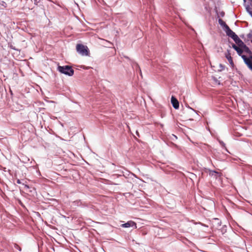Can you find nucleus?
<instances>
[{
	"label": "nucleus",
	"mask_w": 252,
	"mask_h": 252,
	"mask_svg": "<svg viewBox=\"0 0 252 252\" xmlns=\"http://www.w3.org/2000/svg\"><path fill=\"white\" fill-rule=\"evenodd\" d=\"M232 46L237 51L238 54L241 56L246 64L252 71V56L247 57V55H242L241 49L237 45L233 44Z\"/></svg>",
	"instance_id": "obj_1"
},
{
	"label": "nucleus",
	"mask_w": 252,
	"mask_h": 252,
	"mask_svg": "<svg viewBox=\"0 0 252 252\" xmlns=\"http://www.w3.org/2000/svg\"><path fill=\"white\" fill-rule=\"evenodd\" d=\"M58 70L62 73L67 75L68 76H72L74 73V70L72 67L68 65L65 66H59L58 67Z\"/></svg>",
	"instance_id": "obj_2"
},
{
	"label": "nucleus",
	"mask_w": 252,
	"mask_h": 252,
	"mask_svg": "<svg viewBox=\"0 0 252 252\" xmlns=\"http://www.w3.org/2000/svg\"><path fill=\"white\" fill-rule=\"evenodd\" d=\"M76 50L83 56H88L89 53L88 47L81 44H77Z\"/></svg>",
	"instance_id": "obj_3"
},
{
	"label": "nucleus",
	"mask_w": 252,
	"mask_h": 252,
	"mask_svg": "<svg viewBox=\"0 0 252 252\" xmlns=\"http://www.w3.org/2000/svg\"><path fill=\"white\" fill-rule=\"evenodd\" d=\"M121 226L122 227H125V228L132 227L134 228H136L137 227L136 223L132 220L128 221L125 223H123V224H121Z\"/></svg>",
	"instance_id": "obj_4"
},
{
	"label": "nucleus",
	"mask_w": 252,
	"mask_h": 252,
	"mask_svg": "<svg viewBox=\"0 0 252 252\" xmlns=\"http://www.w3.org/2000/svg\"><path fill=\"white\" fill-rule=\"evenodd\" d=\"M233 39L235 42L238 46L240 47V49H241L245 45L242 40H241L237 35L234 38H233Z\"/></svg>",
	"instance_id": "obj_5"
},
{
	"label": "nucleus",
	"mask_w": 252,
	"mask_h": 252,
	"mask_svg": "<svg viewBox=\"0 0 252 252\" xmlns=\"http://www.w3.org/2000/svg\"><path fill=\"white\" fill-rule=\"evenodd\" d=\"M233 39L235 42L238 46L240 47V49H241L245 45L242 40H241L237 35L234 38H233Z\"/></svg>",
	"instance_id": "obj_6"
},
{
	"label": "nucleus",
	"mask_w": 252,
	"mask_h": 252,
	"mask_svg": "<svg viewBox=\"0 0 252 252\" xmlns=\"http://www.w3.org/2000/svg\"><path fill=\"white\" fill-rule=\"evenodd\" d=\"M233 39L235 42L238 46L240 47V49H241L245 45L242 40H241L237 35L234 38H233Z\"/></svg>",
	"instance_id": "obj_7"
},
{
	"label": "nucleus",
	"mask_w": 252,
	"mask_h": 252,
	"mask_svg": "<svg viewBox=\"0 0 252 252\" xmlns=\"http://www.w3.org/2000/svg\"><path fill=\"white\" fill-rule=\"evenodd\" d=\"M225 57L228 60L231 67H233L234 66V64L233 62L232 58L231 56V54L228 50H227V52L225 53Z\"/></svg>",
	"instance_id": "obj_8"
},
{
	"label": "nucleus",
	"mask_w": 252,
	"mask_h": 252,
	"mask_svg": "<svg viewBox=\"0 0 252 252\" xmlns=\"http://www.w3.org/2000/svg\"><path fill=\"white\" fill-rule=\"evenodd\" d=\"M227 36L231 37L232 39L235 37L236 34L233 32L229 27H227V28L224 30Z\"/></svg>",
	"instance_id": "obj_9"
},
{
	"label": "nucleus",
	"mask_w": 252,
	"mask_h": 252,
	"mask_svg": "<svg viewBox=\"0 0 252 252\" xmlns=\"http://www.w3.org/2000/svg\"><path fill=\"white\" fill-rule=\"evenodd\" d=\"M171 101L173 107L178 109L179 107V104L178 100L173 96L171 97Z\"/></svg>",
	"instance_id": "obj_10"
},
{
	"label": "nucleus",
	"mask_w": 252,
	"mask_h": 252,
	"mask_svg": "<svg viewBox=\"0 0 252 252\" xmlns=\"http://www.w3.org/2000/svg\"><path fill=\"white\" fill-rule=\"evenodd\" d=\"M241 51H242V54L243 53H247L249 55L248 57L252 56V51L250 50V49L246 45L241 49Z\"/></svg>",
	"instance_id": "obj_11"
},
{
	"label": "nucleus",
	"mask_w": 252,
	"mask_h": 252,
	"mask_svg": "<svg viewBox=\"0 0 252 252\" xmlns=\"http://www.w3.org/2000/svg\"><path fill=\"white\" fill-rule=\"evenodd\" d=\"M218 22L219 24L224 28V30L227 28V27H228L225 22L223 21L221 19H219Z\"/></svg>",
	"instance_id": "obj_12"
},
{
	"label": "nucleus",
	"mask_w": 252,
	"mask_h": 252,
	"mask_svg": "<svg viewBox=\"0 0 252 252\" xmlns=\"http://www.w3.org/2000/svg\"><path fill=\"white\" fill-rule=\"evenodd\" d=\"M135 66L136 67H137V70L139 71V72L140 74V75L141 76V77H142V72H141V70L139 66V65L137 64V63H136L135 64Z\"/></svg>",
	"instance_id": "obj_13"
},
{
	"label": "nucleus",
	"mask_w": 252,
	"mask_h": 252,
	"mask_svg": "<svg viewBox=\"0 0 252 252\" xmlns=\"http://www.w3.org/2000/svg\"><path fill=\"white\" fill-rule=\"evenodd\" d=\"M135 66L136 67H137V70L139 71V72L140 74V75L141 76V77H142V72H141V70L139 66V65L137 64V63H136L135 64Z\"/></svg>",
	"instance_id": "obj_14"
},
{
	"label": "nucleus",
	"mask_w": 252,
	"mask_h": 252,
	"mask_svg": "<svg viewBox=\"0 0 252 252\" xmlns=\"http://www.w3.org/2000/svg\"><path fill=\"white\" fill-rule=\"evenodd\" d=\"M247 10L250 14L252 16V7H247Z\"/></svg>",
	"instance_id": "obj_15"
},
{
	"label": "nucleus",
	"mask_w": 252,
	"mask_h": 252,
	"mask_svg": "<svg viewBox=\"0 0 252 252\" xmlns=\"http://www.w3.org/2000/svg\"><path fill=\"white\" fill-rule=\"evenodd\" d=\"M14 248L16 249L19 250L20 251H21V248L16 244H14Z\"/></svg>",
	"instance_id": "obj_16"
},
{
	"label": "nucleus",
	"mask_w": 252,
	"mask_h": 252,
	"mask_svg": "<svg viewBox=\"0 0 252 252\" xmlns=\"http://www.w3.org/2000/svg\"><path fill=\"white\" fill-rule=\"evenodd\" d=\"M248 37L251 39L252 38V32H251L249 34H248Z\"/></svg>",
	"instance_id": "obj_17"
},
{
	"label": "nucleus",
	"mask_w": 252,
	"mask_h": 252,
	"mask_svg": "<svg viewBox=\"0 0 252 252\" xmlns=\"http://www.w3.org/2000/svg\"><path fill=\"white\" fill-rule=\"evenodd\" d=\"M220 67L221 68V70H223L225 68V66L222 64H220Z\"/></svg>",
	"instance_id": "obj_18"
},
{
	"label": "nucleus",
	"mask_w": 252,
	"mask_h": 252,
	"mask_svg": "<svg viewBox=\"0 0 252 252\" xmlns=\"http://www.w3.org/2000/svg\"><path fill=\"white\" fill-rule=\"evenodd\" d=\"M17 183H18V184H21V181H20V180L19 179H18L17 180Z\"/></svg>",
	"instance_id": "obj_19"
},
{
	"label": "nucleus",
	"mask_w": 252,
	"mask_h": 252,
	"mask_svg": "<svg viewBox=\"0 0 252 252\" xmlns=\"http://www.w3.org/2000/svg\"><path fill=\"white\" fill-rule=\"evenodd\" d=\"M220 144L223 146H224V144L223 142H220Z\"/></svg>",
	"instance_id": "obj_20"
},
{
	"label": "nucleus",
	"mask_w": 252,
	"mask_h": 252,
	"mask_svg": "<svg viewBox=\"0 0 252 252\" xmlns=\"http://www.w3.org/2000/svg\"><path fill=\"white\" fill-rule=\"evenodd\" d=\"M214 173H216V174H219L218 172H214Z\"/></svg>",
	"instance_id": "obj_21"
}]
</instances>
